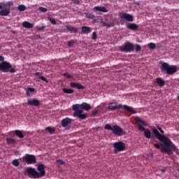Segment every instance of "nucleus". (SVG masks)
Wrapping results in <instances>:
<instances>
[{"label":"nucleus","mask_w":179,"mask_h":179,"mask_svg":"<svg viewBox=\"0 0 179 179\" xmlns=\"http://www.w3.org/2000/svg\"><path fill=\"white\" fill-rule=\"evenodd\" d=\"M177 99L179 100V95L178 96Z\"/></svg>","instance_id":"864d4df0"},{"label":"nucleus","mask_w":179,"mask_h":179,"mask_svg":"<svg viewBox=\"0 0 179 179\" xmlns=\"http://www.w3.org/2000/svg\"><path fill=\"white\" fill-rule=\"evenodd\" d=\"M127 29H129V30H138V29L139 28V27L138 26V24H135V23H128L127 24Z\"/></svg>","instance_id":"aec40b11"},{"label":"nucleus","mask_w":179,"mask_h":179,"mask_svg":"<svg viewBox=\"0 0 179 179\" xmlns=\"http://www.w3.org/2000/svg\"><path fill=\"white\" fill-rule=\"evenodd\" d=\"M22 27H24L25 29H33L34 27V25L28 21H24L22 22Z\"/></svg>","instance_id":"4be33fe9"},{"label":"nucleus","mask_w":179,"mask_h":179,"mask_svg":"<svg viewBox=\"0 0 179 179\" xmlns=\"http://www.w3.org/2000/svg\"><path fill=\"white\" fill-rule=\"evenodd\" d=\"M48 20H50V23H52V24H57V21L55 20V19H54V17H48Z\"/></svg>","instance_id":"e433bc0d"},{"label":"nucleus","mask_w":179,"mask_h":179,"mask_svg":"<svg viewBox=\"0 0 179 179\" xmlns=\"http://www.w3.org/2000/svg\"><path fill=\"white\" fill-rule=\"evenodd\" d=\"M44 29H45V26L36 27V30H38V31H41L42 30H44Z\"/></svg>","instance_id":"79ce46f5"},{"label":"nucleus","mask_w":179,"mask_h":179,"mask_svg":"<svg viewBox=\"0 0 179 179\" xmlns=\"http://www.w3.org/2000/svg\"><path fill=\"white\" fill-rule=\"evenodd\" d=\"M92 40H96L97 39V34L96 32L92 33Z\"/></svg>","instance_id":"37998d69"},{"label":"nucleus","mask_w":179,"mask_h":179,"mask_svg":"<svg viewBox=\"0 0 179 179\" xmlns=\"http://www.w3.org/2000/svg\"><path fill=\"white\" fill-rule=\"evenodd\" d=\"M63 93H65L66 94H72L75 91L72 89H68V88H63L62 89Z\"/></svg>","instance_id":"c85d7f7f"},{"label":"nucleus","mask_w":179,"mask_h":179,"mask_svg":"<svg viewBox=\"0 0 179 179\" xmlns=\"http://www.w3.org/2000/svg\"><path fill=\"white\" fill-rule=\"evenodd\" d=\"M45 131H48L50 135H53V134H55V129L51 127H48L45 128Z\"/></svg>","instance_id":"c756f323"},{"label":"nucleus","mask_w":179,"mask_h":179,"mask_svg":"<svg viewBox=\"0 0 179 179\" xmlns=\"http://www.w3.org/2000/svg\"><path fill=\"white\" fill-rule=\"evenodd\" d=\"M141 45L136 44V52H139V51H141Z\"/></svg>","instance_id":"c03bdc74"},{"label":"nucleus","mask_w":179,"mask_h":179,"mask_svg":"<svg viewBox=\"0 0 179 179\" xmlns=\"http://www.w3.org/2000/svg\"><path fill=\"white\" fill-rule=\"evenodd\" d=\"M152 134H154L155 138L161 142L159 144L154 143V146L156 149H160L162 153H167L169 156L173 155V152H176L177 148L170 138L160 134L157 129H152Z\"/></svg>","instance_id":"f257e3e1"},{"label":"nucleus","mask_w":179,"mask_h":179,"mask_svg":"<svg viewBox=\"0 0 179 179\" xmlns=\"http://www.w3.org/2000/svg\"><path fill=\"white\" fill-rule=\"evenodd\" d=\"M22 160L23 162H25L27 164H34L37 162L36 156L30 154H26L22 157Z\"/></svg>","instance_id":"0eeeda50"},{"label":"nucleus","mask_w":179,"mask_h":179,"mask_svg":"<svg viewBox=\"0 0 179 179\" xmlns=\"http://www.w3.org/2000/svg\"><path fill=\"white\" fill-rule=\"evenodd\" d=\"M94 9H96L98 12H103V13H107L108 10L106 7H100V6H95Z\"/></svg>","instance_id":"393cba45"},{"label":"nucleus","mask_w":179,"mask_h":179,"mask_svg":"<svg viewBox=\"0 0 179 179\" xmlns=\"http://www.w3.org/2000/svg\"><path fill=\"white\" fill-rule=\"evenodd\" d=\"M35 89L34 88H32V87H28L27 91H26V95L28 96V97H30V96H31V94H29V92L30 93H34L35 92Z\"/></svg>","instance_id":"cd10ccee"},{"label":"nucleus","mask_w":179,"mask_h":179,"mask_svg":"<svg viewBox=\"0 0 179 179\" xmlns=\"http://www.w3.org/2000/svg\"><path fill=\"white\" fill-rule=\"evenodd\" d=\"M63 76H64L65 78H67V79H71V78H73V76H72V74H69V73H63Z\"/></svg>","instance_id":"72a5a7b5"},{"label":"nucleus","mask_w":179,"mask_h":179,"mask_svg":"<svg viewBox=\"0 0 179 179\" xmlns=\"http://www.w3.org/2000/svg\"><path fill=\"white\" fill-rule=\"evenodd\" d=\"M119 17L120 19H124L127 22H134V16L127 13H120Z\"/></svg>","instance_id":"9b49d317"},{"label":"nucleus","mask_w":179,"mask_h":179,"mask_svg":"<svg viewBox=\"0 0 179 179\" xmlns=\"http://www.w3.org/2000/svg\"><path fill=\"white\" fill-rule=\"evenodd\" d=\"M56 163H57V164H59V166H64V164H65V162L62 159H57Z\"/></svg>","instance_id":"c9c22d12"},{"label":"nucleus","mask_w":179,"mask_h":179,"mask_svg":"<svg viewBox=\"0 0 179 179\" xmlns=\"http://www.w3.org/2000/svg\"><path fill=\"white\" fill-rule=\"evenodd\" d=\"M7 145H16L17 141L15 138H6Z\"/></svg>","instance_id":"bb28decb"},{"label":"nucleus","mask_w":179,"mask_h":179,"mask_svg":"<svg viewBox=\"0 0 179 179\" xmlns=\"http://www.w3.org/2000/svg\"><path fill=\"white\" fill-rule=\"evenodd\" d=\"M10 13V8H6V6L0 10L1 16H8V15H9Z\"/></svg>","instance_id":"f3484780"},{"label":"nucleus","mask_w":179,"mask_h":179,"mask_svg":"<svg viewBox=\"0 0 179 179\" xmlns=\"http://www.w3.org/2000/svg\"><path fill=\"white\" fill-rule=\"evenodd\" d=\"M6 5V6H13V2L8 1Z\"/></svg>","instance_id":"49530a36"},{"label":"nucleus","mask_w":179,"mask_h":179,"mask_svg":"<svg viewBox=\"0 0 179 179\" xmlns=\"http://www.w3.org/2000/svg\"><path fill=\"white\" fill-rule=\"evenodd\" d=\"M10 68H12V65L7 62H2L0 63V71H2V72H6V71L10 69Z\"/></svg>","instance_id":"f8f14e48"},{"label":"nucleus","mask_w":179,"mask_h":179,"mask_svg":"<svg viewBox=\"0 0 179 179\" xmlns=\"http://www.w3.org/2000/svg\"><path fill=\"white\" fill-rule=\"evenodd\" d=\"M86 17L87 19H93V17H94V15H93L92 13H87L86 14Z\"/></svg>","instance_id":"a19ab883"},{"label":"nucleus","mask_w":179,"mask_h":179,"mask_svg":"<svg viewBox=\"0 0 179 179\" xmlns=\"http://www.w3.org/2000/svg\"><path fill=\"white\" fill-rule=\"evenodd\" d=\"M12 164H13V166H15V167H19V165L20 164L19 163V161L17 159H15L13 160Z\"/></svg>","instance_id":"473e14b6"},{"label":"nucleus","mask_w":179,"mask_h":179,"mask_svg":"<svg viewBox=\"0 0 179 179\" xmlns=\"http://www.w3.org/2000/svg\"><path fill=\"white\" fill-rule=\"evenodd\" d=\"M25 173H27L29 178H40L38 176V172L34 168H27L25 171Z\"/></svg>","instance_id":"6e6552de"},{"label":"nucleus","mask_w":179,"mask_h":179,"mask_svg":"<svg viewBox=\"0 0 179 179\" xmlns=\"http://www.w3.org/2000/svg\"><path fill=\"white\" fill-rule=\"evenodd\" d=\"M162 171H163V173H164L165 171H164V170H162Z\"/></svg>","instance_id":"5fc2aeb1"},{"label":"nucleus","mask_w":179,"mask_h":179,"mask_svg":"<svg viewBox=\"0 0 179 179\" xmlns=\"http://www.w3.org/2000/svg\"><path fill=\"white\" fill-rule=\"evenodd\" d=\"M70 86L71 87H72L73 89H78V90H83L85 89V86L80 85L78 83H73L71 82L70 83Z\"/></svg>","instance_id":"2eb2a0df"},{"label":"nucleus","mask_w":179,"mask_h":179,"mask_svg":"<svg viewBox=\"0 0 179 179\" xmlns=\"http://www.w3.org/2000/svg\"><path fill=\"white\" fill-rule=\"evenodd\" d=\"M114 148V154L118 153V152H124L127 146L125 145V143L122 141H117L113 143Z\"/></svg>","instance_id":"423d86ee"},{"label":"nucleus","mask_w":179,"mask_h":179,"mask_svg":"<svg viewBox=\"0 0 179 179\" xmlns=\"http://www.w3.org/2000/svg\"><path fill=\"white\" fill-rule=\"evenodd\" d=\"M17 9L20 12H24V10H26V6L23 4H20L18 6Z\"/></svg>","instance_id":"2f4dec72"},{"label":"nucleus","mask_w":179,"mask_h":179,"mask_svg":"<svg viewBox=\"0 0 179 179\" xmlns=\"http://www.w3.org/2000/svg\"><path fill=\"white\" fill-rule=\"evenodd\" d=\"M6 6V3H0V9H3Z\"/></svg>","instance_id":"a18cd8bd"},{"label":"nucleus","mask_w":179,"mask_h":179,"mask_svg":"<svg viewBox=\"0 0 179 179\" xmlns=\"http://www.w3.org/2000/svg\"><path fill=\"white\" fill-rule=\"evenodd\" d=\"M4 59H5V58L3 57V56H0V62H3Z\"/></svg>","instance_id":"3c124183"},{"label":"nucleus","mask_w":179,"mask_h":179,"mask_svg":"<svg viewBox=\"0 0 179 179\" xmlns=\"http://www.w3.org/2000/svg\"><path fill=\"white\" fill-rule=\"evenodd\" d=\"M38 176L39 178H41L45 176V165L43 164H39L37 167Z\"/></svg>","instance_id":"9d476101"},{"label":"nucleus","mask_w":179,"mask_h":179,"mask_svg":"<svg viewBox=\"0 0 179 179\" xmlns=\"http://www.w3.org/2000/svg\"><path fill=\"white\" fill-rule=\"evenodd\" d=\"M101 23L103 24V26H104L105 27H114V26H115V20H112L110 23H107L104 21H101Z\"/></svg>","instance_id":"6ab92c4d"},{"label":"nucleus","mask_w":179,"mask_h":179,"mask_svg":"<svg viewBox=\"0 0 179 179\" xmlns=\"http://www.w3.org/2000/svg\"><path fill=\"white\" fill-rule=\"evenodd\" d=\"M155 83H157V85H158V86L160 87H163V86L166 85V81H164L162 78H157L155 80Z\"/></svg>","instance_id":"a211bd4d"},{"label":"nucleus","mask_w":179,"mask_h":179,"mask_svg":"<svg viewBox=\"0 0 179 179\" xmlns=\"http://www.w3.org/2000/svg\"><path fill=\"white\" fill-rule=\"evenodd\" d=\"M15 135H17V136H19L20 138H24V135H23V133L20 130H15Z\"/></svg>","instance_id":"7c9ffc66"},{"label":"nucleus","mask_w":179,"mask_h":179,"mask_svg":"<svg viewBox=\"0 0 179 179\" xmlns=\"http://www.w3.org/2000/svg\"><path fill=\"white\" fill-rule=\"evenodd\" d=\"M66 29L70 31V33H78V28L72 27L71 25H66Z\"/></svg>","instance_id":"412c9836"},{"label":"nucleus","mask_w":179,"mask_h":179,"mask_svg":"<svg viewBox=\"0 0 179 179\" xmlns=\"http://www.w3.org/2000/svg\"><path fill=\"white\" fill-rule=\"evenodd\" d=\"M90 108H91L90 104L87 103H83L80 105L79 104L73 105L72 110L73 111H74L73 117H78V118H80L81 120H85L86 115L83 114V110H86L87 111H89Z\"/></svg>","instance_id":"f03ea898"},{"label":"nucleus","mask_w":179,"mask_h":179,"mask_svg":"<svg viewBox=\"0 0 179 179\" xmlns=\"http://www.w3.org/2000/svg\"><path fill=\"white\" fill-rule=\"evenodd\" d=\"M92 31L90 30V27L84 26L81 28V34H86L87 33H90Z\"/></svg>","instance_id":"a878e982"},{"label":"nucleus","mask_w":179,"mask_h":179,"mask_svg":"<svg viewBox=\"0 0 179 179\" xmlns=\"http://www.w3.org/2000/svg\"><path fill=\"white\" fill-rule=\"evenodd\" d=\"M157 129L159 131V132H161V134H164V131L163 130V129H162V127H157Z\"/></svg>","instance_id":"09e8293b"},{"label":"nucleus","mask_w":179,"mask_h":179,"mask_svg":"<svg viewBox=\"0 0 179 179\" xmlns=\"http://www.w3.org/2000/svg\"><path fill=\"white\" fill-rule=\"evenodd\" d=\"M16 71L15 70V69H10V73H14V72H15Z\"/></svg>","instance_id":"603ef678"},{"label":"nucleus","mask_w":179,"mask_h":179,"mask_svg":"<svg viewBox=\"0 0 179 179\" xmlns=\"http://www.w3.org/2000/svg\"><path fill=\"white\" fill-rule=\"evenodd\" d=\"M177 66H170L168 63H163L161 66V71L165 75H174L178 71Z\"/></svg>","instance_id":"20e7f679"},{"label":"nucleus","mask_w":179,"mask_h":179,"mask_svg":"<svg viewBox=\"0 0 179 179\" xmlns=\"http://www.w3.org/2000/svg\"><path fill=\"white\" fill-rule=\"evenodd\" d=\"M99 114V110H94L92 112V117H96Z\"/></svg>","instance_id":"de8ad7c7"},{"label":"nucleus","mask_w":179,"mask_h":179,"mask_svg":"<svg viewBox=\"0 0 179 179\" xmlns=\"http://www.w3.org/2000/svg\"><path fill=\"white\" fill-rule=\"evenodd\" d=\"M28 106H34V107H38L40 106V101L37 99H27Z\"/></svg>","instance_id":"4468645a"},{"label":"nucleus","mask_w":179,"mask_h":179,"mask_svg":"<svg viewBox=\"0 0 179 179\" xmlns=\"http://www.w3.org/2000/svg\"><path fill=\"white\" fill-rule=\"evenodd\" d=\"M123 108L126 110V111H129L132 114H136V110H135L133 107L128 106V105H124Z\"/></svg>","instance_id":"5701e85b"},{"label":"nucleus","mask_w":179,"mask_h":179,"mask_svg":"<svg viewBox=\"0 0 179 179\" xmlns=\"http://www.w3.org/2000/svg\"><path fill=\"white\" fill-rule=\"evenodd\" d=\"M0 48H1V46H0Z\"/></svg>","instance_id":"4d7b16f0"},{"label":"nucleus","mask_w":179,"mask_h":179,"mask_svg":"<svg viewBox=\"0 0 179 179\" xmlns=\"http://www.w3.org/2000/svg\"><path fill=\"white\" fill-rule=\"evenodd\" d=\"M122 106L121 104L113 102L108 103V110H110V111H113L114 110H120V108H122Z\"/></svg>","instance_id":"ddd939ff"},{"label":"nucleus","mask_w":179,"mask_h":179,"mask_svg":"<svg viewBox=\"0 0 179 179\" xmlns=\"http://www.w3.org/2000/svg\"><path fill=\"white\" fill-rule=\"evenodd\" d=\"M148 48H150V50H155L156 48V44L153 43H148Z\"/></svg>","instance_id":"f704fd0d"},{"label":"nucleus","mask_w":179,"mask_h":179,"mask_svg":"<svg viewBox=\"0 0 179 179\" xmlns=\"http://www.w3.org/2000/svg\"><path fill=\"white\" fill-rule=\"evenodd\" d=\"M34 76H38L39 79H41V80H43V82H45V83H48V80H47L45 77L43 76V75H41V73L36 72L34 73Z\"/></svg>","instance_id":"b1692460"},{"label":"nucleus","mask_w":179,"mask_h":179,"mask_svg":"<svg viewBox=\"0 0 179 179\" xmlns=\"http://www.w3.org/2000/svg\"><path fill=\"white\" fill-rule=\"evenodd\" d=\"M112 132L116 136H122L123 135H126L127 134L125 131H124V129L120 127V126H118L117 124L113 126V129Z\"/></svg>","instance_id":"1a4fd4ad"},{"label":"nucleus","mask_w":179,"mask_h":179,"mask_svg":"<svg viewBox=\"0 0 179 179\" xmlns=\"http://www.w3.org/2000/svg\"><path fill=\"white\" fill-rule=\"evenodd\" d=\"M104 128H105V129H108V131H113V126L111 127L110 124H107L105 125Z\"/></svg>","instance_id":"4c0bfd02"},{"label":"nucleus","mask_w":179,"mask_h":179,"mask_svg":"<svg viewBox=\"0 0 179 179\" xmlns=\"http://www.w3.org/2000/svg\"><path fill=\"white\" fill-rule=\"evenodd\" d=\"M121 52H132L135 50V45L130 42H125L124 45L120 47Z\"/></svg>","instance_id":"39448f33"},{"label":"nucleus","mask_w":179,"mask_h":179,"mask_svg":"<svg viewBox=\"0 0 179 179\" xmlns=\"http://www.w3.org/2000/svg\"><path fill=\"white\" fill-rule=\"evenodd\" d=\"M38 10L39 12H42L43 13H45V12H47L48 10H47V8L39 7Z\"/></svg>","instance_id":"ea45409f"},{"label":"nucleus","mask_w":179,"mask_h":179,"mask_svg":"<svg viewBox=\"0 0 179 179\" xmlns=\"http://www.w3.org/2000/svg\"><path fill=\"white\" fill-rule=\"evenodd\" d=\"M73 2H74V3H80V0H71Z\"/></svg>","instance_id":"8fccbe9b"},{"label":"nucleus","mask_w":179,"mask_h":179,"mask_svg":"<svg viewBox=\"0 0 179 179\" xmlns=\"http://www.w3.org/2000/svg\"><path fill=\"white\" fill-rule=\"evenodd\" d=\"M72 122V120L69 117H66L62 120L61 125L63 128H66L67 125H69Z\"/></svg>","instance_id":"dca6fc26"},{"label":"nucleus","mask_w":179,"mask_h":179,"mask_svg":"<svg viewBox=\"0 0 179 179\" xmlns=\"http://www.w3.org/2000/svg\"><path fill=\"white\" fill-rule=\"evenodd\" d=\"M136 123L138 124V128L140 131H144V136L147 138V139H150L152 138V132L149 129H145L143 127H146L148 124L145 121L141 120L139 117H136Z\"/></svg>","instance_id":"7ed1b4c3"},{"label":"nucleus","mask_w":179,"mask_h":179,"mask_svg":"<svg viewBox=\"0 0 179 179\" xmlns=\"http://www.w3.org/2000/svg\"><path fill=\"white\" fill-rule=\"evenodd\" d=\"M29 94H30V92H29Z\"/></svg>","instance_id":"6e6d98bb"},{"label":"nucleus","mask_w":179,"mask_h":179,"mask_svg":"<svg viewBox=\"0 0 179 179\" xmlns=\"http://www.w3.org/2000/svg\"><path fill=\"white\" fill-rule=\"evenodd\" d=\"M67 45L69 47H72L73 45H75V41L71 40L67 42Z\"/></svg>","instance_id":"58836bf2"}]
</instances>
